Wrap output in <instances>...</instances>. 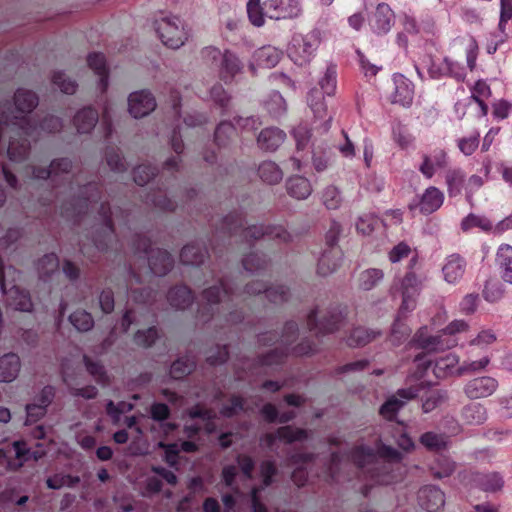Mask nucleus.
Returning <instances> with one entry per match:
<instances>
[{"mask_svg": "<svg viewBox=\"0 0 512 512\" xmlns=\"http://www.w3.org/2000/svg\"><path fill=\"white\" fill-rule=\"evenodd\" d=\"M83 360L86 366L87 371L94 379L100 384H106L108 381L107 374L103 365H101L97 361H92L88 356L84 355Z\"/></svg>", "mask_w": 512, "mask_h": 512, "instance_id": "63", "label": "nucleus"}, {"mask_svg": "<svg viewBox=\"0 0 512 512\" xmlns=\"http://www.w3.org/2000/svg\"><path fill=\"white\" fill-rule=\"evenodd\" d=\"M264 106L272 117H279L286 111V102L283 96L277 91H273L269 95L268 99L264 102Z\"/></svg>", "mask_w": 512, "mask_h": 512, "instance_id": "54", "label": "nucleus"}, {"mask_svg": "<svg viewBox=\"0 0 512 512\" xmlns=\"http://www.w3.org/2000/svg\"><path fill=\"white\" fill-rule=\"evenodd\" d=\"M55 391L52 386H45L37 398V402L26 405V424L37 422L46 414L47 407L52 402Z\"/></svg>", "mask_w": 512, "mask_h": 512, "instance_id": "24", "label": "nucleus"}, {"mask_svg": "<svg viewBox=\"0 0 512 512\" xmlns=\"http://www.w3.org/2000/svg\"><path fill=\"white\" fill-rule=\"evenodd\" d=\"M196 367L194 357L186 355L174 361L170 368V375L174 379H181L190 374Z\"/></svg>", "mask_w": 512, "mask_h": 512, "instance_id": "46", "label": "nucleus"}, {"mask_svg": "<svg viewBox=\"0 0 512 512\" xmlns=\"http://www.w3.org/2000/svg\"><path fill=\"white\" fill-rule=\"evenodd\" d=\"M412 342L418 348L426 350L427 352H433L444 349L441 336H430L427 335V328H420L413 336Z\"/></svg>", "mask_w": 512, "mask_h": 512, "instance_id": "37", "label": "nucleus"}, {"mask_svg": "<svg viewBox=\"0 0 512 512\" xmlns=\"http://www.w3.org/2000/svg\"><path fill=\"white\" fill-rule=\"evenodd\" d=\"M260 179L270 185L279 183L283 178V172L280 167L272 161H264L258 167Z\"/></svg>", "mask_w": 512, "mask_h": 512, "instance_id": "43", "label": "nucleus"}, {"mask_svg": "<svg viewBox=\"0 0 512 512\" xmlns=\"http://www.w3.org/2000/svg\"><path fill=\"white\" fill-rule=\"evenodd\" d=\"M418 502L425 511L438 512L444 507L445 494L439 487L427 485L419 490Z\"/></svg>", "mask_w": 512, "mask_h": 512, "instance_id": "23", "label": "nucleus"}, {"mask_svg": "<svg viewBox=\"0 0 512 512\" xmlns=\"http://www.w3.org/2000/svg\"><path fill=\"white\" fill-rule=\"evenodd\" d=\"M448 394L445 390H428L422 395V410L424 413H429L447 401Z\"/></svg>", "mask_w": 512, "mask_h": 512, "instance_id": "44", "label": "nucleus"}, {"mask_svg": "<svg viewBox=\"0 0 512 512\" xmlns=\"http://www.w3.org/2000/svg\"><path fill=\"white\" fill-rule=\"evenodd\" d=\"M445 72L446 77L453 78L458 82H462L466 78L465 67L449 56H445Z\"/></svg>", "mask_w": 512, "mask_h": 512, "instance_id": "58", "label": "nucleus"}, {"mask_svg": "<svg viewBox=\"0 0 512 512\" xmlns=\"http://www.w3.org/2000/svg\"><path fill=\"white\" fill-rule=\"evenodd\" d=\"M169 304L179 310L188 308L194 300L192 291L185 285L175 286L167 295Z\"/></svg>", "mask_w": 512, "mask_h": 512, "instance_id": "34", "label": "nucleus"}, {"mask_svg": "<svg viewBox=\"0 0 512 512\" xmlns=\"http://www.w3.org/2000/svg\"><path fill=\"white\" fill-rule=\"evenodd\" d=\"M455 468V462L445 455H438L429 466L431 474L437 479L449 477Z\"/></svg>", "mask_w": 512, "mask_h": 512, "instance_id": "41", "label": "nucleus"}, {"mask_svg": "<svg viewBox=\"0 0 512 512\" xmlns=\"http://www.w3.org/2000/svg\"><path fill=\"white\" fill-rule=\"evenodd\" d=\"M422 164L419 167V171L427 179H431L436 169L445 168L448 164V156L444 149H435L431 155H423Z\"/></svg>", "mask_w": 512, "mask_h": 512, "instance_id": "27", "label": "nucleus"}, {"mask_svg": "<svg viewBox=\"0 0 512 512\" xmlns=\"http://www.w3.org/2000/svg\"><path fill=\"white\" fill-rule=\"evenodd\" d=\"M221 233L239 235L243 240L250 242L259 239L276 241L279 244L292 241V235L281 225H251L244 227L242 213L233 212L222 219Z\"/></svg>", "mask_w": 512, "mask_h": 512, "instance_id": "2", "label": "nucleus"}, {"mask_svg": "<svg viewBox=\"0 0 512 512\" xmlns=\"http://www.w3.org/2000/svg\"><path fill=\"white\" fill-rule=\"evenodd\" d=\"M395 13L387 3H379L369 18V27L377 36L387 35L395 24Z\"/></svg>", "mask_w": 512, "mask_h": 512, "instance_id": "20", "label": "nucleus"}, {"mask_svg": "<svg viewBox=\"0 0 512 512\" xmlns=\"http://www.w3.org/2000/svg\"><path fill=\"white\" fill-rule=\"evenodd\" d=\"M384 277L382 270L377 268L366 269L359 275V287L362 290L369 291L373 289Z\"/></svg>", "mask_w": 512, "mask_h": 512, "instance_id": "52", "label": "nucleus"}, {"mask_svg": "<svg viewBox=\"0 0 512 512\" xmlns=\"http://www.w3.org/2000/svg\"><path fill=\"white\" fill-rule=\"evenodd\" d=\"M282 57V51L273 46H264L256 52V60L259 65L266 68L275 67Z\"/></svg>", "mask_w": 512, "mask_h": 512, "instance_id": "45", "label": "nucleus"}, {"mask_svg": "<svg viewBox=\"0 0 512 512\" xmlns=\"http://www.w3.org/2000/svg\"><path fill=\"white\" fill-rule=\"evenodd\" d=\"M201 56L207 64L219 68V77L226 83L232 81L242 70L239 58L228 50L222 53L216 47H205Z\"/></svg>", "mask_w": 512, "mask_h": 512, "instance_id": "7", "label": "nucleus"}, {"mask_svg": "<svg viewBox=\"0 0 512 512\" xmlns=\"http://www.w3.org/2000/svg\"><path fill=\"white\" fill-rule=\"evenodd\" d=\"M278 440L283 441L287 444H291L296 441H303L308 438V432L302 428H294L290 425L282 426L277 429Z\"/></svg>", "mask_w": 512, "mask_h": 512, "instance_id": "50", "label": "nucleus"}, {"mask_svg": "<svg viewBox=\"0 0 512 512\" xmlns=\"http://www.w3.org/2000/svg\"><path fill=\"white\" fill-rule=\"evenodd\" d=\"M473 483L481 490L486 492H495L503 487V477L497 472L474 473L472 474Z\"/></svg>", "mask_w": 512, "mask_h": 512, "instance_id": "35", "label": "nucleus"}, {"mask_svg": "<svg viewBox=\"0 0 512 512\" xmlns=\"http://www.w3.org/2000/svg\"><path fill=\"white\" fill-rule=\"evenodd\" d=\"M247 14L250 22L256 26L261 27L264 25V6L260 5V0H249L247 3Z\"/></svg>", "mask_w": 512, "mask_h": 512, "instance_id": "57", "label": "nucleus"}, {"mask_svg": "<svg viewBox=\"0 0 512 512\" xmlns=\"http://www.w3.org/2000/svg\"><path fill=\"white\" fill-rule=\"evenodd\" d=\"M414 362L421 368L420 376L433 365V374L438 379H446L448 377H460L461 365L459 364V356L453 352L438 356L435 359H427V354H418L414 358Z\"/></svg>", "mask_w": 512, "mask_h": 512, "instance_id": "6", "label": "nucleus"}, {"mask_svg": "<svg viewBox=\"0 0 512 512\" xmlns=\"http://www.w3.org/2000/svg\"><path fill=\"white\" fill-rule=\"evenodd\" d=\"M499 387L497 379L491 376H479L470 379L463 387L467 398L477 400L493 395Z\"/></svg>", "mask_w": 512, "mask_h": 512, "instance_id": "19", "label": "nucleus"}, {"mask_svg": "<svg viewBox=\"0 0 512 512\" xmlns=\"http://www.w3.org/2000/svg\"><path fill=\"white\" fill-rule=\"evenodd\" d=\"M207 255L208 252L205 247L193 243L182 248L180 260L185 265L198 266L204 262Z\"/></svg>", "mask_w": 512, "mask_h": 512, "instance_id": "38", "label": "nucleus"}, {"mask_svg": "<svg viewBox=\"0 0 512 512\" xmlns=\"http://www.w3.org/2000/svg\"><path fill=\"white\" fill-rule=\"evenodd\" d=\"M72 170V161L68 158H59L53 160L48 168L33 167L32 176L34 179H50L56 186L59 182L70 179Z\"/></svg>", "mask_w": 512, "mask_h": 512, "instance_id": "18", "label": "nucleus"}, {"mask_svg": "<svg viewBox=\"0 0 512 512\" xmlns=\"http://www.w3.org/2000/svg\"><path fill=\"white\" fill-rule=\"evenodd\" d=\"M52 83L65 94H74L78 87L76 81L66 77L62 71H57L53 74Z\"/></svg>", "mask_w": 512, "mask_h": 512, "instance_id": "60", "label": "nucleus"}, {"mask_svg": "<svg viewBox=\"0 0 512 512\" xmlns=\"http://www.w3.org/2000/svg\"><path fill=\"white\" fill-rule=\"evenodd\" d=\"M425 389L424 383L401 388L396 391L394 395L389 397L379 409L380 415L386 420H393L396 418L399 410L408 402L417 398L421 391Z\"/></svg>", "mask_w": 512, "mask_h": 512, "instance_id": "14", "label": "nucleus"}, {"mask_svg": "<svg viewBox=\"0 0 512 512\" xmlns=\"http://www.w3.org/2000/svg\"><path fill=\"white\" fill-rule=\"evenodd\" d=\"M235 127L231 122L223 121L221 122L214 134L216 144L221 147L225 146L228 140L235 135Z\"/></svg>", "mask_w": 512, "mask_h": 512, "instance_id": "61", "label": "nucleus"}, {"mask_svg": "<svg viewBox=\"0 0 512 512\" xmlns=\"http://www.w3.org/2000/svg\"><path fill=\"white\" fill-rule=\"evenodd\" d=\"M98 119V112L91 107H87L77 112L74 117V124L79 133H89L95 127Z\"/></svg>", "mask_w": 512, "mask_h": 512, "instance_id": "39", "label": "nucleus"}, {"mask_svg": "<svg viewBox=\"0 0 512 512\" xmlns=\"http://www.w3.org/2000/svg\"><path fill=\"white\" fill-rule=\"evenodd\" d=\"M380 335L381 332L378 330L376 331L364 327H356L351 331L346 343L350 347H361L367 345Z\"/></svg>", "mask_w": 512, "mask_h": 512, "instance_id": "40", "label": "nucleus"}, {"mask_svg": "<svg viewBox=\"0 0 512 512\" xmlns=\"http://www.w3.org/2000/svg\"><path fill=\"white\" fill-rule=\"evenodd\" d=\"M350 455L353 462L359 468H365L368 465H375L377 458L396 463L400 462L403 458L401 452L382 443L381 440L377 441L376 450L369 446L361 445L352 449Z\"/></svg>", "mask_w": 512, "mask_h": 512, "instance_id": "9", "label": "nucleus"}, {"mask_svg": "<svg viewBox=\"0 0 512 512\" xmlns=\"http://www.w3.org/2000/svg\"><path fill=\"white\" fill-rule=\"evenodd\" d=\"M244 269L255 275H264L268 269L269 263L264 256L257 253H251L242 260Z\"/></svg>", "mask_w": 512, "mask_h": 512, "instance_id": "47", "label": "nucleus"}, {"mask_svg": "<svg viewBox=\"0 0 512 512\" xmlns=\"http://www.w3.org/2000/svg\"><path fill=\"white\" fill-rule=\"evenodd\" d=\"M496 264L502 278L512 284V246L508 244L500 245L496 253Z\"/></svg>", "mask_w": 512, "mask_h": 512, "instance_id": "36", "label": "nucleus"}, {"mask_svg": "<svg viewBox=\"0 0 512 512\" xmlns=\"http://www.w3.org/2000/svg\"><path fill=\"white\" fill-rule=\"evenodd\" d=\"M465 178V172L460 168L449 169L446 172L445 181L449 197H456L461 194Z\"/></svg>", "mask_w": 512, "mask_h": 512, "instance_id": "42", "label": "nucleus"}, {"mask_svg": "<svg viewBox=\"0 0 512 512\" xmlns=\"http://www.w3.org/2000/svg\"><path fill=\"white\" fill-rule=\"evenodd\" d=\"M470 99L473 101L487 100L492 96L490 85L486 80H477L470 88Z\"/></svg>", "mask_w": 512, "mask_h": 512, "instance_id": "64", "label": "nucleus"}, {"mask_svg": "<svg viewBox=\"0 0 512 512\" xmlns=\"http://www.w3.org/2000/svg\"><path fill=\"white\" fill-rule=\"evenodd\" d=\"M444 193L435 186H429L420 195H416L408 204L410 212L418 211L423 215L436 212L443 205Z\"/></svg>", "mask_w": 512, "mask_h": 512, "instance_id": "16", "label": "nucleus"}, {"mask_svg": "<svg viewBox=\"0 0 512 512\" xmlns=\"http://www.w3.org/2000/svg\"><path fill=\"white\" fill-rule=\"evenodd\" d=\"M113 215L115 218L120 216L124 221H126L128 217V214L121 209H116L115 212H112L107 203L100 204L99 218L101 221V227L96 231L93 238L95 247L100 251L107 250L110 247V243L115 238Z\"/></svg>", "mask_w": 512, "mask_h": 512, "instance_id": "12", "label": "nucleus"}, {"mask_svg": "<svg viewBox=\"0 0 512 512\" xmlns=\"http://www.w3.org/2000/svg\"><path fill=\"white\" fill-rule=\"evenodd\" d=\"M307 102L316 118H324L327 113V105L324 101L323 93L317 88H313L307 95Z\"/></svg>", "mask_w": 512, "mask_h": 512, "instance_id": "48", "label": "nucleus"}, {"mask_svg": "<svg viewBox=\"0 0 512 512\" xmlns=\"http://www.w3.org/2000/svg\"><path fill=\"white\" fill-rule=\"evenodd\" d=\"M20 359L14 353L5 354L0 358V382L13 381L20 371Z\"/></svg>", "mask_w": 512, "mask_h": 512, "instance_id": "32", "label": "nucleus"}, {"mask_svg": "<svg viewBox=\"0 0 512 512\" xmlns=\"http://www.w3.org/2000/svg\"><path fill=\"white\" fill-rule=\"evenodd\" d=\"M59 269V259L55 253L44 255L37 263V270L41 279L46 280Z\"/></svg>", "mask_w": 512, "mask_h": 512, "instance_id": "49", "label": "nucleus"}, {"mask_svg": "<svg viewBox=\"0 0 512 512\" xmlns=\"http://www.w3.org/2000/svg\"><path fill=\"white\" fill-rule=\"evenodd\" d=\"M402 316H406V314H400L399 311L398 316L395 319V322L392 326L391 342L393 343V345L401 344L411 334V329L401 321Z\"/></svg>", "mask_w": 512, "mask_h": 512, "instance_id": "56", "label": "nucleus"}, {"mask_svg": "<svg viewBox=\"0 0 512 512\" xmlns=\"http://www.w3.org/2000/svg\"><path fill=\"white\" fill-rule=\"evenodd\" d=\"M322 201L327 209L335 210L340 207L342 198L339 189L335 186H328L322 193Z\"/></svg>", "mask_w": 512, "mask_h": 512, "instance_id": "62", "label": "nucleus"}, {"mask_svg": "<svg viewBox=\"0 0 512 512\" xmlns=\"http://www.w3.org/2000/svg\"><path fill=\"white\" fill-rule=\"evenodd\" d=\"M100 199V190L98 184L88 183L79 189V195L61 207V215L73 219L74 222L79 220L81 215L87 214L90 208H93Z\"/></svg>", "mask_w": 512, "mask_h": 512, "instance_id": "8", "label": "nucleus"}, {"mask_svg": "<svg viewBox=\"0 0 512 512\" xmlns=\"http://www.w3.org/2000/svg\"><path fill=\"white\" fill-rule=\"evenodd\" d=\"M287 193L297 199H307L312 193V186L310 181L302 176H293L286 181Z\"/></svg>", "mask_w": 512, "mask_h": 512, "instance_id": "33", "label": "nucleus"}, {"mask_svg": "<svg viewBox=\"0 0 512 512\" xmlns=\"http://www.w3.org/2000/svg\"><path fill=\"white\" fill-rule=\"evenodd\" d=\"M156 108V100L147 90L136 91L128 98V110L134 118H142Z\"/></svg>", "mask_w": 512, "mask_h": 512, "instance_id": "22", "label": "nucleus"}, {"mask_svg": "<svg viewBox=\"0 0 512 512\" xmlns=\"http://www.w3.org/2000/svg\"><path fill=\"white\" fill-rule=\"evenodd\" d=\"M265 14L273 20H292L302 15L300 0H266Z\"/></svg>", "mask_w": 512, "mask_h": 512, "instance_id": "17", "label": "nucleus"}, {"mask_svg": "<svg viewBox=\"0 0 512 512\" xmlns=\"http://www.w3.org/2000/svg\"><path fill=\"white\" fill-rule=\"evenodd\" d=\"M394 91L391 95V101L403 107H409L414 98V86L412 82L401 74L394 75Z\"/></svg>", "mask_w": 512, "mask_h": 512, "instance_id": "26", "label": "nucleus"}, {"mask_svg": "<svg viewBox=\"0 0 512 512\" xmlns=\"http://www.w3.org/2000/svg\"><path fill=\"white\" fill-rule=\"evenodd\" d=\"M153 28L166 47L178 49L188 39V31L183 21L175 15L161 12L153 21Z\"/></svg>", "mask_w": 512, "mask_h": 512, "instance_id": "4", "label": "nucleus"}, {"mask_svg": "<svg viewBox=\"0 0 512 512\" xmlns=\"http://www.w3.org/2000/svg\"><path fill=\"white\" fill-rule=\"evenodd\" d=\"M420 443L428 450L440 451L447 447L448 437L445 434L426 432L421 435Z\"/></svg>", "mask_w": 512, "mask_h": 512, "instance_id": "51", "label": "nucleus"}, {"mask_svg": "<svg viewBox=\"0 0 512 512\" xmlns=\"http://www.w3.org/2000/svg\"><path fill=\"white\" fill-rule=\"evenodd\" d=\"M424 279L413 271H407L400 282L402 303L400 314H408L416 308L417 298L421 293Z\"/></svg>", "mask_w": 512, "mask_h": 512, "instance_id": "15", "label": "nucleus"}, {"mask_svg": "<svg viewBox=\"0 0 512 512\" xmlns=\"http://www.w3.org/2000/svg\"><path fill=\"white\" fill-rule=\"evenodd\" d=\"M88 66L99 76V88L101 92H105L108 88V69L106 59L102 53H90L87 57Z\"/></svg>", "mask_w": 512, "mask_h": 512, "instance_id": "31", "label": "nucleus"}, {"mask_svg": "<svg viewBox=\"0 0 512 512\" xmlns=\"http://www.w3.org/2000/svg\"><path fill=\"white\" fill-rule=\"evenodd\" d=\"M466 267L467 262L462 255L458 253L448 255L442 267L444 280L449 284H457L463 278Z\"/></svg>", "mask_w": 512, "mask_h": 512, "instance_id": "25", "label": "nucleus"}, {"mask_svg": "<svg viewBox=\"0 0 512 512\" xmlns=\"http://www.w3.org/2000/svg\"><path fill=\"white\" fill-rule=\"evenodd\" d=\"M321 43V33L313 29L307 34H296L293 36L288 48L289 57L297 65L309 63Z\"/></svg>", "mask_w": 512, "mask_h": 512, "instance_id": "10", "label": "nucleus"}, {"mask_svg": "<svg viewBox=\"0 0 512 512\" xmlns=\"http://www.w3.org/2000/svg\"><path fill=\"white\" fill-rule=\"evenodd\" d=\"M488 418L487 409L480 403H469L461 410V419L466 425H482Z\"/></svg>", "mask_w": 512, "mask_h": 512, "instance_id": "30", "label": "nucleus"}, {"mask_svg": "<svg viewBox=\"0 0 512 512\" xmlns=\"http://www.w3.org/2000/svg\"><path fill=\"white\" fill-rule=\"evenodd\" d=\"M20 237L21 231L18 228H10L3 237H0V288L6 296L7 306L14 310L29 312L33 307L30 295L16 285L20 271L13 266H5L2 260V255H6Z\"/></svg>", "mask_w": 512, "mask_h": 512, "instance_id": "1", "label": "nucleus"}, {"mask_svg": "<svg viewBox=\"0 0 512 512\" xmlns=\"http://www.w3.org/2000/svg\"><path fill=\"white\" fill-rule=\"evenodd\" d=\"M243 292L248 295L263 293L271 303L275 304L286 302L289 298V289L285 286H267L264 282L259 281L246 284Z\"/></svg>", "mask_w": 512, "mask_h": 512, "instance_id": "21", "label": "nucleus"}, {"mask_svg": "<svg viewBox=\"0 0 512 512\" xmlns=\"http://www.w3.org/2000/svg\"><path fill=\"white\" fill-rule=\"evenodd\" d=\"M286 134L276 127L263 129L257 138L258 146L265 151H275L284 142Z\"/></svg>", "mask_w": 512, "mask_h": 512, "instance_id": "28", "label": "nucleus"}, {"mask_svg": "<svg viewBox=\"0 0 512 512\" xmlns=\"http://www.w3.org/2000/svg\"><path fill=\"white\" fill-rule=\"evenodd\" d=\"M342 251L340 248L325 250L319 258L317 273L321 276H328L333 273L340 265Z\"/></svg>", "mask_w": 512, "mask_h": 512, "instance_id": "29", "label": "nucleus"}, {"mask_svg": "<svg viewBox=\"0 0 512 512\" xmlns=\"http://www.w3.org/2000/svg\"><path fill=\"white\" fill-rule=\"evenodd\" d=\"M297 333V323L294 321H288L285 324L283 333L279 339L277 334L273 332L259 335L258 342L262 345H267L268 341H273L274 343L279 342L280 344L279 347H276L258 358L259 366H274L282 364L290 351V344L296 339Z\"/></svg>", "mask_w": 512, "mask_h": 512, "instance_id": "3", "label": "nucleus"}, {"mask_svg": "<svg viewBox=\"0 0 512 512\" xmlns=\"http://www.w3.org/2000/svg\"><path fill=\"white\" fill-rule=\"evenodd\" d=\"M317 310H312L307 317V325L310 331H314L317 336H324L333 333L343 326L346 316V307L336 306L328 312V316L321 321L317 320Z\"/></svg>", "mask_w": 512, "mask_h": 512, "instance_id": "13", "label": "nucleus"}, {"mask_svg": "<svg viewBox=\"0 0 512 512\" xmlns=\"http://www.w3.org/2000/svg\"><path fill=\"white\" fill-rule=\"evenodd\" d=\"M135 254L147 259L150 272L155 276L166 275L173 267L174 260L169 252L153 249L152 242L146 236L137 235L133 241Z\"/></svg>", "mask_w": 512, "mask_h": 512, "instance_id": "5", "label": "nucleus"}, {"mask_svg": "<svg viewBox=\"0 0 512 512\" xmlns=\"http://www.w3.org/2000/svg\"><path fill=\"white\" fill-rule=\"evenodd\" d=\"M319 85L323 94L332 96L337 88V70L335 65H329L324 75L319 80Z\"/></svg>", "mask_w": 512, "mask_h": 512, "instance_id": "53", "label": "nucleus"}, {"mask_svg": "<svg viewBox=\"0 0 512 512\" xmlns=\"http://www.w3.org/2000/svg\"><path fill=\"white\" fill-rule=\"evenodd\" d=\"M480 144V133L478 131L473 132L468 137L458 139L457 146L459 150L465 155H472Z\"/></svg>", "mask_w": 512, "mask_h": 512, "instance_id": "59", "label": "nucleus"}, {"mask_svg": "<svg viewBox=\"0 0 512 512\" xmlns=\"http://www.w3.org/2000/svg\"><path fill=\"white\" fill-rule=\"evenodd\" d=\"M202 295L207 301L205 309L207 313H211L212 318L215 314L230 309V303L234 301L235 297H238L227 279H221L219 286H211L205 289Z\"/></svg>", "mask_w": 512, "mask_h": 512, "instance_id": "11", "label": "nucleus"}, {"mask_svg": "<svg viewBox=\"0 0 512 512\" xmlns=\"http://www.w3.org/2000/svg\"><path fill=\"white\" fill-rule=\"evenodd\" d=\"M69 321L80 332L89 331L94 326L92 315L85 310L74 311L69 316Z\"/></svg>", "mask_w": 512, "mask_h": 512, "instance_id": "55", "label": "nucleus"}]
</instances>
